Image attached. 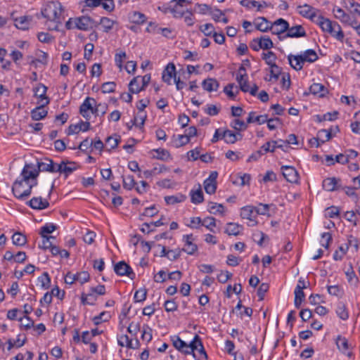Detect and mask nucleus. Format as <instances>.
Returning a JSON list of instances; mask_svg holds the SVG:
<instances>
[{
	"label": "nucleus",
	"instance_id": "f257e3e1",
	"mask_svg": "<svg viewBox=\"0 0 360 360\" xmlns=\"http://www.w3.org/2000/svg\"><path fill=\"white\" fill-rule=\"evenodd\" d=\"M32 164H25L21 176L17 179L12 186V192L15 198L24 200L32 193V188L37 184V174L31 173Z\"/></svg>",
	"mask_w": 360,
	"mask_h": 360
},
{
	"label": "nucleus",
	"instance_id": "f03ea898",
	"mask_svg": "<svg viewBox=\"0 0 360 360\" xmlns=\"http://www.w3.org/2000/svg\"><path fill=\"white\" fill-rule=\"evenodd\" d=\"M63 11V6L59 1H49L42 8L41 15L49 21V27L50 30H59Z\"/></svg>",
	"mask_w": 360,
	"mask_h": 360
},
{
	"label": "nucleus",
	"instance_id": "7ed1b4c3",
	"mask_svg": "<svg viewBox=\"0 0 360 360\" xmlns=\"http://www.w3.org/2000/svg\"><path fill=\"white\" fill-rule=\"evenodd\" d=\"M314 22L319 25L323 31L330 33L332 36L338 39H342L344 37L343 32L340 25L336 22H333L329 19L322 15H318Z\"/></svg>",
	"mask_w": 360,
	"mask_h": 360
},
{
	"label": "nucleus",
	"instance_id": "20e7f679",
	"mask_svg": "<svg viewBox=\"0 0 360 360\" xmlns=\"http://www.w3.org/2000/svg\"><path fill=\"white\" fill-rule=\"evenodd\" d=\"M94 21L89 16H81L79 18H70L65 22V27L68 30L78 29L81 30H87L94 25Z\"/></svg>",
	"mask_w": 360,
	"mask_h": 360
},
{
	"label": "nucleus",
	"instance_id": "39448f33",
	"mask_svg": "<svg viewBox=\"0 0 360 360\" xmlns=\"http://www.w3.org/2000/svg\"><path fill=\"white\" fill-rule=\"evenodd\" d=\"M31 169L30 172L34 174L37 172L38 176L40 172H58V165L52 160L45 158L44 161L37 162V169L34 168L33 165Z\"/></svg>",
	"mask_w": 360,
	"mask_h": 360
},
{
	"label": "nucleus",
	"instance_id": "423d86ee",
	"mask_svg": "<svg viewBox=\"0 0 360 360\" xmlns=\"http://www.w3.org/2000/svg\"><path fill=\"white\" fill-rule=\"evenodd\" d=\"M288 27V22L283 18H279L274 22H271L270 26V31L273 34L277 35L280 40H283L285 39L283 34H285Z\"/></svg>",
	"mask_w": 360,
	"mask_h": 360
},
{
	"label": "nucleus",
	"instance_id": "0eeeda50",
	"mask_svg": "<svg viewBox=\"0 0 360 360\" xmlns=\"http://www.w3.org/2000/svg\"><path fill=\"white\" fill-rule=\"evenodd\" d=\"M240 217L243 219H246L250 221V223H248V226H255L257 224V221L255 219L257 217L255 207L252 205H248L242 207Z\"/></svg>",
	"mask_w": 360,
	"mask_h": 360
},
{
	"label": "nucleus",
	"instance_id": "6e6552de",
	"mask_svg": "<svg viewBox=\"0 0 360 360\" xmlns=\"http://www.w3.org/2000/svg\"><path fill=\"white\" fill-rule=\"evenodd\" d=\"M307 288V285L304 282V280L302 278H300L298 281V284L297 285L295 289V307L297 309H299L301 306V304L305 297L304 293L303 292V289Z\"/></svg>",
	"mask_w": 360,
	"mask_h": 360
},
{
	"label": "nucleus",
	"instance_id": "1a4fd4ad",
	"mask_svg": "<svg viewBox=\"0 0 360 360\" xmlns=\"http://www.w3.org/2000/svg\"><path fill=\"white\" fill-rule=\"evenodd\" d=\"M282 174L287 181L292 184H297L299 181V174L295 167L292 166H282Z\"/></svg>",
	"mask_w": 360,
	"mask_h": 360
},
{
	"label": "nucleus",
	"instance_id": "9d476101",
	"mask_svg": "<svg viewBox=\"0 0 360 360\" xmlns=\"http://www.w3.org/2000/svg\"><path fill=\"white\" fill-rule=\"evenodd\" d=\"M182 240L184 243V247L182 248L183 252L192 255L198 250V245L193 243L195 238L193 234L184 235Z\"/></svg>",
	"mask_w": 360,
	"mask_h": 360
},
{
	"label": "nucleus",
	"instance_id": "9b49d317",
	"mask_svg": "<svg viewBox=\"0 0 360 360\" xmlns=\"http://www.w3.org/2000/svg\"><path fill=\"white\" fill-rule=\"evenodd\" d=\"M114 271L119 276H127L131 279L135 276L132 269L124 261L117 263L114 266Z\"/></svg>",
	"mask_w": 360,
	"mask_h": 360
},
{
	"label": "nucleus",
	"instance_id": "f8f14e48",
	"mask_svg": "<svg viewBox=\"0 0 360 360\" xmlns=\"http://www.w3.org/2000/svg\"><path fill=\"white\" fill-rule=\"evenodd\" d=\"M49 102L50 100H47L44 103H40L39 105L37 106L35 108L31 110L30 116L33 120L39 121L47 116L48 111L44 109V107L47 105Z\"/></svg>",
	"mask_w": 360,
	"mask_h": 360
},
{
	"label": "nucleus",
	"instance_id": "ddd939ff",
	"mask_svg": "<svg viewBox=\"0 0 360 360\" xmlns=\"http://www.w3.org/2000/svg\"><path fill=\"white\" fill-rule=\"evenodd\" d=\"M253 49L258 51L260 49H262L264 51L262 53V58L265 60L266 63L269 65H276L275 61L276 56L274 53L269 51V49L272 46H252Z\"/></svg>",
	"mask_w": 360,
	"mask_h": 360
},
{
	"label": "nucleus",
	"instance_id": "4468645a",
	"mask_svg": "<svg viewBox=\"0 0 360 360\" xmlns=\"http://www.w3.org/2000/svg\"><path fill=\"white\" fill-rule=\"evenodd\" d=\"M77 169V166L75 162L63 160L60 164L58 165V172L63 173L65 177H68Z\"/></svg>",
	"mask_w": 360,
	"mask_h": 360
},
{
	"label": "nucleus",
	"instance_id": "2eb2a0df",
	"mask_svg": "<svg viewBox=\"0 0 360 360\" xmlns=\"http://www.w3.org/2000/svg\"><path fill=\"white\" fill-rule=\"evenodd\" d=\"M297 10L300 15L306 18L310 19L312 22H314L315 18L318 16L315 9L308 4L298 6L297 7Z\"/></svg>",
	"mask_w": 360,
	"mask_h": 360
},
{
	"label": "nucleus",
	"instance_id": "dca6fc26",
	"mask_svg": "<svg viewBox=\"0 0 360 360\" xmlns=\"http://www.w3.org/2000/svg\"><path fill=\"white\" fill-rule=\"evenodd\" d=\"M306 34L307 33L304 28L300 25H297L291 27L288 26V30H286L285 34H283V36L285 37V39L287 37L298 38L304 37Z\"/></svg>",
	"mask_w": 360,
	"mask_h": 360
},
{
	"label": "nucleus",
	"instance_id": "f3484780",
	"mask_svg": "<svg viewBox=\"0 0 360 360\" xmlns=\"http://www.w3.org/2000/svg\"><path fill=\"white\" fill-rule=\"evenodd\" d=\"M340 179L335 177L326 178L323 181V188L327 191H334L340 189Z\"/></svg>",
	"mask_w": 360,
	"mask_h": 360
},
{
	"label": "nucleus",
	"instance_id": "a211bd4d",
	"mask_svg": "<svg viewBox=\"0 0 360 360\" xmlns=\"http://www.w3.org/2000/svg\"><path fill=\"white\" fill-rule=\"evenodd\" d=\"M242 138L243 135L240 133H235L229 129H225L221 132V139L229 144L235 143L237 141L241 140Z\"/></svg>",
	"mask_w": 360,
	"mask_h": 360
},
{
	"label": "nucleus",
	"instance_id": "6ab92c4d",
	"mask_svg": "<svg viewBox=\"0 0 360 360\" xmlns=\"http://www.w3.org/2000/svg\"><path fill=\"white\" fill-rule=\"evenodd\" d=\"M96 103L94 98L86 97L79 107V112L86 120L90 119V115L88 111L92 109L93 105Z\"/></svg>",
	"mask_w": 360,
	"mask_h": 360
},
{
	"label": "nucleus",
	"instance_id": "aec40b11",
	"mask_svg": "<svg viewBox=\"0 0 360 360\" xmlns=\"http://www.w3.org/2000/svg\"><path fill=\"white\" fill-rule=\"evenodd\" d=\"M15 26L18 29L28 30L32 22V17L27 15H21L13 18Z\"/></svg>",
	"mask_w": 360,
	"mask_h": 360
},
{
	"label": "nucleus",
	"instance_id": "412c9836",
	"mask_svg": "<svg viewBox=\"0 0 360 360\" xmlns=\"http://www.w3.org/2000/svg\"><path fill=\"white\" fill-rule=\"evenodd\" d=\"M27 205L34 210H44L49 206V202L41 197H34L27 202Z\"/></svg>",
	"mask_w": 360,
	"mask_h": 360
},
{
	"label": "nucleus",
	"instance_id": "4be33fe9",
	"mask_svg": "<svg viewBox=\"0 0 360 360\" xmlns=\"http://www.w3.org/2000/svg\"><path fill=\"white\" fill-rule=\"evenodd\" d=\"M162 78L167 84H171V80L172 78H176V68L174 63H170L166 66L163 70Z\"/></svg>",
	"mask_w": 360,
	"mask_h": 360
},
{
	"label": "nucleus",
	"instance_id": "5701e85b",
	"mask_svg": "<svg viewBox=\"0 0 360 360\" xmlns=\"http://www.w3.org/2000/svg\"><path fill=\"white\" fill-rule=\"evenodd\" d=\"M201 338L198 335H195L193 340L187 344L186 350H184V354H192L194 358H196V354L194 353L195 350H197L200 345H201Z\"/></svg>",
	"mask_w": 360,
	"mask_h": 360
},
{
	"label": "nucleus",
	"instance_id": "b1692460",
	"mask_svg": "<svg viewBox=\"0 0 360 360\" xmlns=\"http://www.w3.org/2000/svg\"><path fill=\"white\" fill-rule=\"evenodd\" d=\"M288 58L290 66L293 69L296 70H300L301 69H302L304 61L303 60L302 55L294 56L290 54L288 56Z\"/></svg>",
	"mask_w": 360,
	"mask_h": 360
},
{
	"label": "nucleus",
	"instance_id": "393cba45",
	"mask_svg": "<svg viewBox=\"0 0 360 360\" xmlns=\"http://www.w3.org/2000/svg\"><path fill=\"white\" fill-rule=\"evenodd\" d=\"M203 89L209 92L217 91L219 86V84L216 79L207 78L202 82Z\"/></svg>",
	"mask_w": 360,
	"mask_h": 360
},
{
	"label": "nucleus",
	"instance_id": "a878e982",
	"mask_svg": "<svg viewBox=\"0 0 360 360\" xmlns=\"http://www.w3.org/2000/svg\"><path fill=\"white\" fill-rule=\"evenodd\" d=\"M240 4L248 8H252L257 7L258 11H260L263 7H267L268 4L266 1H262L259 3V1L255 0H242Z\"/></svg>",
	"mask_w": 360,
	"mask_h": 360
},
{
	"label": "nucleus",
	"instance_id": "bb28decb",
	"mask_svg": "<svg viewBox=\"0 0 360 360\" xmlns=\"http://www.w3.org/2000/svg\"><path fill=\"white\" fill-rule=\"evenodd\" d=\"M243 229V226L236 223H228L225 229V233L229 236H238Z\"/></svg>",
	"mask_w": 360,
	"mask_h": 360
},
{
	"label": "nucleus",
	"instance_id": "cd10ccee",
	"mask_svg": "<svg viewBox=\"0 0 360 360\" xmlns=\"http://www.w3.org/2000/svg\"><path fill=\"white\" fill-rule=\"evenodd\" d=\"M279 141H272L271 142L268 141L265 143L262 146V149L264 150V153L268 152H274L275 148H281L283 150H285L283 147V144H278Z\"/></svg>",
	"mask_w": 360,
	"mask_h": 360
},
{
	"label": "nucleus",
	"instance_id": "c85d7f7f",
	"mask_svg": "<svg viewBox=\"0 0 360 360\" xmlns=\"http://www.w3.org/2000/svg\"><path fill=\"white\" fill-rule=\"evenodd\" d=\"M271 22L268 21L265 18H259L255 22L256 29L262 32L270 30Z\"/></svg>",
	"mask_w": 360,
	"mask_h": 360
},
{
	"label": "nucleus",
	"instance_id": "c756f323",
	"mask_svg": "<svg viewBox=\"0 0 360 360\" xmlns=\"http://www.w3.org/2000/svg\"><path fill=\"white\" fill-rule=\"evenodd\" d=\"M255 112H250L249 113V116L247 118L248 123L257 122L259 124H262L266 123V121H267V115H261L257 117H255Z\"/></svg>",
	"mask_w": 360,
	"mask_h": 360
},
{
	"label": "nucleus",
	"instance_id": "7c9ffc66",
	"mask_svg": "<svg viewBox=\"0 0 360 360\" xmlns=\"http://www.w3.org/2000/svg\"><path fill=\"white\" fill-rule=\"evenodd\" d=\"M147 115L146 112H138L136 116L134 117V120H131L132 125L143 129L146 120Z\"/></svg>",
	"mask_w": 360,
	"mask_h": 360
},
{
	"label": "nucleus",
	"instance_id": "2f4dec72",
	"mask_svg": "<svg viewBox=\"0 0 360 360\" xmlns=\"http://www.w3.org/2000/svg\"><path fill=\"white\" fill-rule=\"evenodd\" d=\"M336 314L342 320L345 321L349 318V312L347 311V307L342 302H340L337 305Z\"/></svg>",
	"mask_w": 360,
	"mask_h": 360
},
{
	"label": "nucleus",
	"instance_id": "473e14b6",
	"mask_svg": "<svg viewBox=\"0 0 360 360\" xmlns=\"http://www.w3.org/2000/svg\"><path fill=\"white\" fill-rule=\"evenodd\" d=\"M309 91L311 94L316 95L319 94V96H324L325 94L328 92L325 86L319 83H314L310 86Z\"/></svg>",
	"mask_w": 360,
	"mask_h": 360
},
{
	"label": "nucleus",
	"instance_id": "72a5a7b5",
	"mask_svg": "<svg viewBox=\"0 0 360 360\" xmlns=\"http://www.w3.org/2000/svg\"><path fill=\"white\" fill-rule=\"evenodd\" d=\"M173 346L179 352L184 353V348L188 347L187 343L183 341L178 335L171 337Z\"/></svg>",
	"mask_w": 360,
	"mask_h": 360
},
{
	"label": "nucleus",
	"instance_id": "f704fd0d",
	"mask_svg": "<svg viewBox=\"0 0 360 360\" xmlns=\"http://www.w3.org/2000/svg\"><path fill=\"white\" fill-rule=\"evenodd\" d=\"M12 242L16 246H24L27 243V238L20 232H15L12 236Z\"/></svg>",
	"mask_w": 360,
	"mask_h": 360
},
{
	"label": "nucleus",
	"instance_id": "c9c22d12",
	"mask_svg": "<svg viewBox=\"0 0 360 360\" xmlns=\"http://www.w3.org/2000/svg\"><path fill=\"white\" fill-rule=\"evenodd\" d=\"M114 24L115 22L112 20L105 17L101 18L99 22L101 30L105 32L112 30Z\"/></svg>",
	"mask_w": 360,
	"mask_h": 360
},
{
	"label": "nucleus",
	"instance_id": "e433bc0d",
	"mask_svg": "<svg viewBox=\"0 0 360 360\" xmlns=\"http://www.w3.org/2000/svg\"><path fill=\"white\" fill-rule=\"evenodd\" d=\"M336 345L338 349L343 354H345L349 349L347 340L341 335L338 336L336 339Z\"/></svg>",
	"mask_w": 360,
	"mask_h": 360
},
{
	"label": "nucleus",
	"instance_id": "4c0bfd02",
	"mask_svg": "<svg viewBox=\"0 0 360 360\" xmlns=\"http://www.w3.org/2000/svg\"><path fill=\"white\" fill-rule=\"evenodd\" d=\"M191 200L194 204H199L203 202L204 197L200 187L196 191H191Z\"/></svg>",
	"mask_w": 360,
	"mask_h": 360
},
{
	"label": "nucleus",
	"instance_id": "58836bf2",
	"mask_svg": "<svg viewBox=\"0 0 360 360\" xmlns=\"http://www.w3.org/2000/svg\"><path fill=\"white\" fill-rule=\"evenodd\" d=\"M301 55L304 62L313 63L318 59L316 53L312 49H308Z\"/></svg>",
	"mask_w": 360,
	"mask_h": 360
},
{
	"label": "nucleus",
	"instance_id": "ea45409f",
	"mask_svg": "<svg viewBox=\"0 0 360 360\" xmlns=\"http://www.w3.org/2000/svg\"><path fill=\"white\" fill-rule=\"evenodd\" d=\"M269 67H270L269 79H267V77H265L264 79L267 82H270L273 79H274L275 80H278L279 75L281 73V69L277 65H271Z\"/></svg>",
	"mask_w": 360,
	"mask_h": 360
},
{
	"label": "nucleus",
	"instance_id": "a19ab883",
	"mask_svg": "<svg viewBox=\"0 0 360 360\" xmlns=\"http://www.w3.org/2000/svg\"><path fill=\"white\" fill-rule=\"evenodd\" d=\"M335 17L337 19L340 20L343 23L347 24V22H349L351 16L346 13L342 8H337L334 10Z\"/></svg>",
	"mask_w": 360,
	"mask_h": 360
},
{
	"label": "nucleus",
	"instance_id": "79ce46f5",
	"mask_svg": "<svg viewBox=\"0 0 360 360\" xmlns=\"http://www.w3.org/2000/svg\"><path fill=\"white\" fill-rule=\"evenodd\" d=\"M139 77H134L129 82V90L132 94H138L143 90V86L139 87Z\"/></svg>",
	"mask_w": 360,
	"mask_h": 360
},
{
	"label": "nucleus",
	"instance_id": "37998d69",
	"mask_svg": "<svg viewBox=\"0 0 360 360\" xmlns=\"http://www.w3.org/2000/svg\"><path fill=\"white\" fill-rule=\"evenodd\" d=\"M186 196L179 194L178 195H169V196H165V200L167 204L168 205H174L176 203H179L181 202H183L186 199Z\"/></svg>",
	"mask_w": 360,
	"mask_h": 360
},
{
	"label": "nucleus",
	"instance_id": "c03bdc74",
	"mask_svg": "<svg viewBox=\"0 0 360 360\" xmlns=\"http://www.w3.org/2000/svg\"><path fill=\"white\" fill-rule=\"evenodd\" d=\"M129 18L132 22L137 23V24L144 22L146 19L144 14H143L140 12H138V11H134V12L131 13L130 14Z\"/></svg>",
	"mask_w": 360,
	"mask_h": 360
},
{
	"label": "nucleus",
	"instance_id": "a18cd8bd",
	"mask_svg": "<svg viewBox=\"0 0 360 360\" xmlns=\"http://www.w3.org/2000/svg\"><path fill=\"white\" fill-rule=\"evenodd\" d=\"M254 45H274L271 39L264 35H261L259 37L254 38L252 39Z\"/></svg>",
	"mask_w": 360,
	"mask_h": 360
},
{
	"label": "nucleus",
	"instance_id": "49530a36",
	"mask_svg": "<svg viewBox=\"0 0 360 360\" xmlns=\"http://www.w3.org/2000/svg\"><path fill=\"white\" fill-rule=\"evenodd\" d=\"M153 151L157 153L156 156H153L154 158L161 160H167L170 158L169 152L164 148L153 149Z\"/></svg>",
	"mask_w": 360,
	"mask_h": 360
},
{
	"label": "nucleus",
	"instance_id": "de8ad7c7",
	"mask_svg": "<svg viewBox=\"0 0 360 360\" xmlns=\"http://www.w3.org/2000/svg\"><path fill=\"white\" fill-rule=\"evenodd\" d=\"M230 126L238 131H244L248 127L247 124H245L244 121L239 119L233 120L231 122Z\"/></svg>",
	"mask_w": 360,
	"mask_h": 360
},
{
	"label": "nucleus",
	"instance_id": "09e8293b",
	"mask_svg": "<svg viewBox=\"0 0 360 360\" xmlns=\"http://www.w3.org/2000/svg\"><path fill=\"white\" fill-rule=\"evenodd\" d=\"M208 211L213 214H217V213L223 214L224 212V207L221 204L211 202L209 204Z\"/></svg>",
	"mask_w": 360,
	"mask_h": 360
},
{
	"label": "nucleus",
	"instance_id": "8fccbe9b",
	"mask_svg": "<svg viewBox=\"0 0 360 360\" xmlns=\"http://www.w3.org/2000/svg\"><path fill=\"white\" fill-rule=\"evenodd\" d=\"M82 303L83 304H90L92 305L94 304V302L96 300V295L93 293H82L81 296Z\"/></svg>",
	"mask_w": 360,
	"mask_h": 360
},
{
	"label": "nucleus",
	"instance_id": "3c124183",
	"mask_svg": "<svg viewBox=\"0 0 360 360\" xmlns=\"http://www.w3.org/2000/svg\"><path fill=\"white\" fill-rule=\"evenodd\" d=\"M318 136L321 139V143L329 141L332 137V129H321L318 131Z\"/></svg>",
	"mask_w": 360,
	"mask_h": 360
},
{
	"label": "nucleus",
	"instance_id": "603ef678",
	"mask_svg": "<svg viewBox=\"0 0 360 360\" xmlns=\"http://www.w3.org/2000/svg\"><path fill=\"white\" fill-rule=\"evenodd\" d=\"M147 297V290L143 288L135 292L134 299L136 302H141L146 300Z\"/></svg>",
	"mask_w": 360,
	"mask_h": 360
},
{
	"label": "nucleus",
	"instance_id": "864d4df0",
	"mask_svg": "<svg viewBox=\"0 0 360 360\" xmlns=\"http://www.w3.org/2000/svg\"><path fill=\"white\" fill-rule=\"evenodd\" d=\"M38 281L44 289H48L50 287L51 278L47 272H44L42 275L38 278Z\"/></svg>",
	"mask_w": 360,
	"mask_h": 360
},
{
	"label": "nucleus",
	"instance_id": "5fc2aeb1",
	"mask_svg": "<svg viewBox=\"0 0 360 360\" xmlns=\"http://www.w3.org/2000/svg\"><path fill=\"white\" fill-rule=\"evenodd\" d=\"M118 345L121 347H127V348H132L133 343L131 340L127 335H122L118 338Z\"/></svg>",
	"mask_w": 360,
	"mask_h": 360
},
{
	"label": "nucleus",
	"instance_id": "6e6d98bb",
	"mask_svg": "<svg viewBox=\"0 0 360 360\" xmlns=\"http://www.w3.org/2000/svg\"><path fill=\"white\" fill-rule=\"evenodd\" d=\"M136 185V181L132 175L123 176V187L127 190H131Z\"/></svg>",
	"mask_w": 360,
	"mask_h": 360
},
{
	"label": "nucleus",
	"instance_id": "4d7b16f0",
	"mask_svg": "<svg viewBox=\"0 0 360 360\" xmlns=\"http://www.w3.org/2000/svg\"><path fill=\"white\" fill-rule=\"evenodd\" d=\"M236 80L239 84L240 89L243 92L249 91V84L247 79H244V75H239L236 77Z\"/></svg>",
	"mask_w": 360,
	"mask_h": 360
},
{
	"label": "nucleus",
	"instance_id": "13d9d810",
	"mask_svg": "<svg viewBox=\"0 0 360 360\" xmlns=\"http://www.w3.org/2000/svg\"><path fill=\"white\" fill-rule=\"evenodd\" d=\"M110 318L108 312L103 311L98 316L94 317L93 321L95 325H99L101 322L108 321Z\"/></svg>",
	"mask_w": 360,
	"mask_h": 360
},
{
	"label": "nucleus",
	"instance_id": "bf43d9fd",
	"mask_svg": "<svg viewBox=\"0 0 360 360\" xmlns=\"http://www.w3.org/2000/svg\"><path fill=\"white\" fill-rule=\"evenodd\" d=\"M233 87H235L234 84H229L224 89V92L228 96L229 98L233 100L235 99L236 95L239 92L238 89H237L236 92L233 91ZM236 88L237 89L236 86Z\"/></svg>",
	"mask_w": 360,
	"mask_h": 360
},
{
	"label": "nucleus",
	"instance_id": "052dcab7",
	"mask_svg": "<svg viewBox=\"0 0 360 360\" xmlns=\"http://www.w3.org/2000/svg\"><path fill=\"white\" fill-rule=\"evenodd\" d=\"M57 226L53 224H47L41 228V236H48L47 234L51 233L56 229Z\"/></svg>",
	"mask_w": 360,
	"mask_h": 360
},
{
	"label": "nucleus",
	"instance_id": "680f3d73",
	"mask_svg": "<svg viewBox=\"0 0 360 360\" xmlns=\"http://www.w3.org/2000/svg\"><path fill=\"white\" fill-rule=\"evenodd\" d=\"M332 235L330 233H323L321 235V244L326 249H328L330 246V243L332 242Z\"/></svg>",
	"mask_w": 360,
	"mask_h": 360
},
{
	"label": "nucleus",
	"instance_id": "e2e57ef3",
	"mask_svg": "<svg viewBox=\"0 0 360 360\" xmlns=\"http://www.w3.org/2000/svg\"><path fill=\"white\" fill-rule=\"evenodd\" d=\"M116 84L114 82H108L102 84L101 90L103 94L112 93L115 91Z\"/></svg>",
	"mask_w": 360,
	"mask_h": 360
},
{
	"label": "nucleus",
	"instance_id": "0e129e2a",
	"mask_svg": "<svg viewBox=\"0 0 360 360\" xmlns=\"http://www.w3.org/2000/svg\"><path fill=\"white\" fill-rule=\"evenodd\" d=\"M164 307L166 311L173 312L177 310L178 304L174 300L172 299L165 301Z\"/></svg>",
	"mask_w": 360,
	"mask_h": 360
},
{
	"label": "nucleus",
	"instance_id": "69168bd1",
	"mask_svg": "<svg viewBox=\"0 0 360 360\" xmlns=\"http://www.w3.org/2000/svg\"><path fill=\"white\" fill-rule=\"evenodd\" d=\"M212 18L217 22L222 21L224 23L228 22L227 18L225 17L224 14L219 9H216L212 13Z\"/></svg>",
	"mask_w": 360,
	"mask_h": 360
},
{
	"label": "nucleus",
	"instance_id": "338daca9",
	"mask_svg": "<svg viewBox=\"0 0 360 360\" xmlns=\"http://www.w3.org/2000/svg\"><path fill=\"white\" fill-rule=\"evenodd\" d=\"M201 224L202 226H205L207 229H209L211 231H214L212 228L216 226L215 219L212 217H208L205 218Z\"/></svg>",
	"mask_w": 360,
	"mask_h": 360
},
{
	"label": "nucleus",
	"instance_id": "774afa93",
	"mask_svg": "<svg viewBox=\"0 0 360 360\" xmlns=\"http://www.w3.org/2000/svg\"><path fill=\"white\" fill-rule=\"evenodd\" d=\"M126 58V53L124 51H119L115 54V62L116 65L122 70V63L124 60Z\"/></svg>",
	"mask_w": 360,
	"mask_h": 360
}]
</instances>
